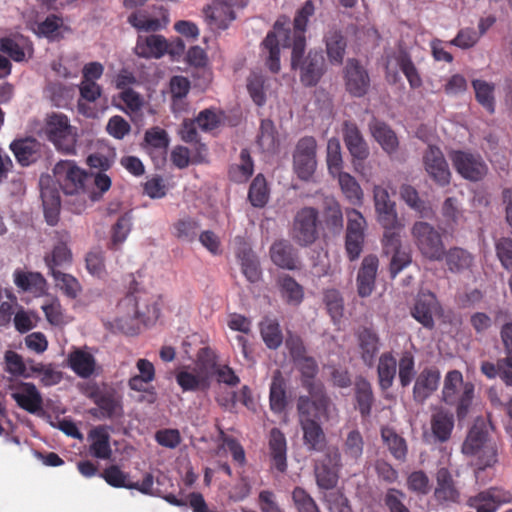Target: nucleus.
Instances as JSON below:
<instances>
[{"label": "nucleus", "mask_w": 512, "mask_h": 512, "mask_svg": "<svg viewBox=\"0 0 512 512\" xmlns=\"http://www.w3.org/2000/svg\"><path fill=\"white\" fill-rule=\"evenodd\" d=\"M45 133L58 150L67 154L75 152L76 133L66 115L62 113L47 115Z\"/></svg>", "instance_id": "obj_9"}, {"label": "nucleus", "mask_w": 512, "mask_h": 512, "mask_svg": "<svg viewBox=\"0 0 512 512\" xmlns=\"http://www.w3.org/2000/svg\"><path fill=\"white\" fill-rule=\"evenodd\" d=\"M441 214L445 223L450 227L458 225L463 218V211L455 197H448L445 199L442 205Z\"/></svg>", "instance_id": "obj_60"}, {"label": "nucleus", "mask_w": 512, "mask_h": 512, "mask_svg": "<svg viewBox=\"0 0 512 512\" xmlns=\"http://www.w3.org/2000/svg\"><path fill=\"white\" fill-rule=\"evenodd\" d=\"M431 430L439 442L449 440L454 428V415L444 409L437 410L431 417Z\"/></svg>", "instance_id": "obj_36"}, {"label": "nucleus", "mask_w": 512, "mask_h": 512, "mask_svg": "<svg viewBox=\"0 0 512 512\" xmlns=\"http://www.w3.org/2000/svg\"><path fill=\"white\" fill-rule=\"evenodd\" d=\"M381 437L391 454L396 459L404 461L407 455V444L405 439L390 428H383L381 430Z\"/></svg>", "instance_id": "obj_44"}, {"label": "nucleus", "mask_w": 512, "mask_h": 512, "mask_svg": "<svg viewBox=\"0 0 512 512\" xmlns=\"http://www.w3.org/2000/svg\"><path fill=\"white\" fill-rule=\"evenodd\" d=\"M12 399L26 412L39 415L43 411V397L36 385L31 382H20L12 387Z\"/></svg>", "instance_id": "obj_16"}, {"label": "nucleus", "mask_w": 512, "mask_h": 512, "mask_svg": "<svg viewBox=\"0 0 512 512\" xmlns=\"http://www.w3.org/2000/svg\"><path fill=\"white\" fill-rule=\"evenodd\" d=\"M319 213L316 208L303 207L293 218L290 236L301 247L312 245L318 238Z\"/></svg>", "instance_id": "obj_10"}, {"label": "nucleus", "mask_w": 512, "mask_h": 512, "mask_svg": "<svg viewBox=\"0 0 512 512\" xmlns=\"http://www.w3.org/2000/svg\"><path fill=\"white\" fill-rule=\"evenodd\" d=\"M168 49V42L162 35L139 36L135 52L142 58H161Z\"/></svg>", "instance_id": "obj_25"}, {"label": "nucleus", "mask_w": 512, "mask_h": 512, "mask_svg": "<svg viewBox=\"0 0 512 512\" xmlns=\"http://www.w3.org/2000/svg\"><path fill=\"white\" fill-rule=\"evenodd\" d=\"M379 260L375 255H367L363 258L357 273V292L360 297H368L375 288V280L378 272Z\"/></svg>", "instance_id": "obj_23"}, {"label": "nucleus", "mask_w": 512, "mask_h": 512, "mask_svg": "<svg viewBox=\"0 0 512 512\" xmlns=\"http://www.w3.org/2000/svg\"><path fill=\"white\" fill-rule=\"evenodd\" d=\"M357 341L363 363L368 367H372L380 350L378 334L370 328H363L357 333Z\"/></svg>", "instance_id": "obj_24"}, {"label": "nucleus", "mask_w": 512, "mask_h": 512, "mask_svg": "<svg viewBox=\"0 0 512 512\" xmlns=\"http://www.w3.org/2000/svg\"><path fill=\"white\" fill-rule=\"evenodd\" d=\"M291 54V66L299 70L300 80L305 86H315L325 71V59L321 51L311 50L307 56H303L305 48L295 53L294 46Z\"/></svg>", "instance_id": "obj_8"}, {"label": "nucleus", "mask_w": 512, "mask_h": 512, "mask_svg": "<svg viewBox=\"0 0 512 512\" xmlns=\"http://www.w3.org/2000/svg\"><path fill=\"white\" fill-rule=\"evenodd\" d=\"M397 375L402 388L410 386L416 379L415 356L410 350H404L400 353L397 360Z\"/></svg>", "instance_id": "obj_39"}, {"label": "nucleus", "mask_w": 512, "mask_h": 512, "mask_svg": "<svg viewBox=\"0 0 512 512\" xmlns=\"http://www.w3.org/2000/svg\"><path fill=\"white\" fill-rule=\"evenodd\" d=\"M450 159L457 173L466 180L480 181L487 174L488 167L479 154L458 150L450 154Z\"/></svg>", "instance_id": "obj_13"}, {"label": "nucleus", "mask_w": 512, "mask_h": 512, "mask_svg": "<svg viewBox=\"0 0 512 512\" xmlns=\"http://www.w3.org/2000/svg\"><path fill=\"white\" fill-rule=\"evenodd\" d=\"M396 62L403 72L405 77L407 78L409 84L413 88H417L421 86L422 80L421 77L413 64L411 57L404 50H400L396 56Z\"/></svg>", "instance_id": "obj_52"}, {"label": "nucleus", "mask_w": 512, "mask_h": 512, "mask_svg": "<svg viewBox=\"0 0 512 512\" xmlns=\"http://www.w3.org/2000/svg\"><path fill=\"white\" fill-rule=\"evenodd\" d=\"M238 258L241 263L242 273L247 280L251 283L258 282L261 277V270L255 254L250 249H243L238 253Z\"/></svg>", "instance_id": "obj_43"}, {"label": "nucleus", "mask_w": 512, "mask_h": 512, "mask_svg": "<svg viewBox=\"0 0 512 512\" xmlns=\"http://www.w3.org/2000/svg\"><path fill=\"white\" fill-rule=\"evenodd\" d=\"M313 470L319 489L332 490L337 486L340 472L316 463H314Z\"/></svg>", "instance_id": "obj_54"}, {"label": "nucleus", "mask_w": 512, "mask_h": 512, "mask_svg": "<svg viewBox=\"0 0 512 512\" xmlns=\"http://www.w3.org/2000/svg\"><path fill=\"white\" fill-rule=\"evenodd\" d=\"M443 259L446 262L448 270L455 274L471 271L475 262L474 255L461 247H452L447 251L444 250Z\"/></svg>", "instance_id": "obj_26"}, {"label": "nucleus", "mask_w": 512, "mask_h": 512, "mask_svg": "<svg viewBox=\"0 0 512 512\" xmlns=\"http://www.w3.org/2000/svg\"><path fill=\"white\" fill-rule=\"evenodd\" d=\"M69 367L80 377H90L96 367L94 356L83 349H75L68 355Z\"/></svg>", "instance_id": "obj_35"}, {"label": "nucleus", "mask_w": 512, "mask_h": 512, "mask_svg": "<svg viewBox=\"0 0 512 512\" xmlns=\"http://www.w3.org/2000/svg\"><path fill=\"white\" fill-rule=\"evenodd\" d=\"M128 23L137 30L144 32H156L166 25V21L162 22L158 18H151L144 10L129 15Z\"/></svg>", "instance_id": "obj_45"}, {"label": "nucleus", "mask_w": 512, "mask_h": 512, "mask_svg": "<svg viewBox=\"0 0 512 512\" xmlns=\"http://www.w3.org/2000/svg\"><path fill=\"white\" fill-rule=\"evenodd\" d=\"M441 374L436 367H425L417 375L413 385V400L418 404L425 401L438 389Z\"/></svg>", "instance_id": "obj_18"}, {"label": "nucleus", "mask_w": 512, "mask_h": 512, "mask_svg": "<svg viewBox=\"0 0 512 512\" xmlns=\"http://www.w3.org/2000/svg\"><path fill=\"white\" fill-rule=\"evenodd\" d=\"M269 450L276 469L284 472L287 469V442L285 435L278 428L270 431Z\"/></svg>", "instance_id": "obj_33"}, {"label": "nucleus", "mask_w": 512, "mask_h": 512, "mask_svg": "<svg viewBox=\"0 0 512 512\" xmlns=\"http://www.w3.org/2000/svg\"><path fill=\"white\" fill-rule=\"evenodd\" d=\"M475 97L478 103L490 114L495 111V85L493 83L475 79L472 81Z\"/></svg>", "instance_id": "obj_42"}, {"label": "nucleus", "mask_w": 512, "mask_h": 512, "mask_svg": "<svg viewBox=\"0 0 512 512\" xmlns=\"http://www.w3.org/2000/svg\"><path fill=\"white\" fill-rule=\"evenodd\" d=\"M323 502L329 512H352L349 500L339 491L324 493Z\"/></svg>", "instance_id": "obj_63"}, {"label": "nucleus", "mask_w": 512, "mask_h": 512, "mask_svg": "<svg viewBox=\"0 0 512 512\" xmlns=\"http://www.w3.org/2000/svg\"><path fill=\"white\" fill-rule=\"evenodd\" d=\"M204 18L212 30L226 29L236 18L229 0H213L204 10Z\"/></svg>", "instance_id": "obj_19"}, {"label": "nucleus", "mask_w": 512, "mask_h": 512, "mask_svg": "<svg viewBox=\"0 0 512 512\" xmlns=\"http://www.w3.org/2000/svg\"><path fill=\"white\" fill-rule=\"evenodd\" d=\"M292 499L298 512H321L315 500L302 487L294 488Z\"/></svg>", "instance_id": "obj_61"}, {"label": "nucleus", "mask_w": 512, "mask_h": 512, "mask_svg": "<svg viewBox=\"0 0 512 512\" xmlns=\"http://www.w3.org/2000/svg\"><path fill=\"white\" fill-rule=\"evenodd\" d=\"M339 186L345 197L352 203L360 202L363 196L362 189L356 179L347 172L336 174Z\"/></svg>", "instance_id": "obj_49"}, {"label": "nucleus", "mask_w": 512, "mask_h": 512, "mask_svg": "<svg viewBox=\"0 0 512 512\" xmlns=\"http://www.w3.org/2000/svg\"><path fill=\"white\" fill-rule=\"evenodd\" d=\"M323 302L329 315L334 321L342 317L344 311V301L338 290H325L323 293Z\"/></svg>", "instance_id": "obj_58"}, {"label": "nucleus", "mask_w": 512, "mask_h": 512, "mask_svg": "<svg viewBox=\"0 0 512 512\" xmlns=\"http://www.w3.org/2000/svg\"><path fill=\"white\" fill-rule=\"evenodd\" d=\"M439 310V303L431 292L418 294L414 306L411 308L412 317L426 329H433L435 326L434 315Z\"/></svg>", "instance_id": "obj_21"}, {"label": "nucleus", "mask_w": 512, "mask_h": 512, "mask_svg": "<svg viewBox=\"0 0 512 512\" xmlns=\"http://www.w3.org/2000/svg\"><path fill=\"white\" fill-rule=\"evenodd\" d=\"M345 87L353 97H363L370 88V77L366 68L354 58L348 59L344 69Z\"/></svg>", "instance_id": "obj_15"}, {"label": "nucleus", "mask_w": 512, "mask_h": 512, "mask_svg": "<svg viewBox=\"0 0 512 512\" xmlns=\"http://www.w3.org/2000/svg\"><path fill=\"white\" fill-rule=\"evenodd\" d=\"M281 295L285 301L291 305H298L302 302L304 292L301 285L290 276H284L280 279Z\"/></svg>", "instance_id": "obj_50"}, {"label": "nucleus", "mask_w": 512, "mask_h": 512, "mask_svg": "<svg viewBox=\"0 0 512 512\" xmlns=\"http://www.w3.org/2000/svg\"><path fill=\"white\" fill-rule=\"evenodd\" d=\"M69 238V234L64 232L60 243L55 245L52 252L45 256L44 261L50 274L60 271L58 269L59 267H63L71 262L72 254L67 247V241Z\"/></svg>", "instance_id": "obj_34"}, {"label": "nucleus", "mask_w": 512, "mask_h": 512, "mask_svg": "<svg viewBox=\"0 0 512 512\" xmlns=\"http://www.w3.org/2000/svg\"><path fill=\"white\" fill-rule=\"evenodd\" d=\"M326 162L331 176L336 177V174L343 171L344 162L342 158L341 144L339 139L336 137H332L328 140Z\"/></svg>", "instance_id": "obj_46"}, {"label": "nucleus", "mask_w": 512, "mask_h": 512, "mask_svg": "<svg viewBox=\"0 0 512 512\" xmlns=\"http://www.w3.org/2000/svg\"><path fill=\"white\" fill-rule=\"evenodd\" d=\"M54 178L65 195L86 196V186L91 177L74 161H59L53 168Z\"/></svg>", "instance_id": "obj_6"}, {"label": "nucleus", "mask_w": 512, "mask_h": 512, "mask_svg": "<svg viewBox=\"0 0 512 512\" xmlns=\"http://www.w3.org/2000/svg\"><path fill=\"white\" fill-rule=\"evenodd\" d=\"M462 452L468 456H477L478 469L484 470L497 461V452L493 443L488 440L483 425L474 424L462 445Z\"/></svg>", "instance_id": "obj_5"}, {"label": "nucleus", "mask_w": 512, "mask_h": 512, "mask_svg": "<svg viewBox=\"0 0 512 512\" xmlns=\"http://www.w3.org/2000/svg\"><path fill=\"white\" fill-rule=\"evenodd\" d=\"M174 235L181 241L192 242L196 239L200 224L192 217H183L173 225Z\"/></svg>", "instance_id": "obj_47"}, {"label": "nucleus", "mask_w": 512, "mask_h": 512, "mask_svg": "<svg viewBox=\"0 0 512 512\" xmlns=\"http://www.w3.org/2000/svg\"><path fill=\"white\" fill-rule=\"evenodd\" d=\"M406 495L399 489L389 488L384 496L385 506L389 512H410L408 507L404 504Z\"/></svg>", "instance_id": "obj_64"}, {"label": "nucleus", "mask_w": 512, "mask_h": 512, "mask_svg": "<svg viewBox=\"0 0 512 512\" xmlns=\"http://www.w3.org/2000/svg\"><path fill=\"white\" fill-rule=\"evenodd\" d=\"M496 320L502 322L499 333L504 351L507 355L512 356V319L508 312L499 311Z\"/></svg>", "instance_id": "obj_62"}, {"label": "nucleus", "mask_w": 512, "mask_h": 512, "mask_svg": "<svg viewBox=\"0 0 512 512\" xmlns=\"http://www.w3.org/2000/svg\"><path fill=\"white\" fill-rule=\"evenodd\" d=\"M373 198L378 222L382 227H398L399 220L395 203L390 199L387 189L382 186H375Z\"/></svg>", "instance_id": "obj_20"}, {"label": "nucleus", "mask_w": 512, "mask_h": 512, "mask_svg": "<svg viewBox=\"0 0 512 512\" xmlns=\"http://www.w3.org/2000/svg\"><path fill=\"white\" fill-rule=\"evenodd\" d=\"M94 402L103 418L113 419L123 415L121 397L115 391H105L97 394Z\"/></svg>", "instance_id": "obj_32"}, {"label": "nucleus", "mask_w": 512, "mask_h": 512, "mask_svg": "<svg viewBox=\"0 0 512 512\" xmlns=\"http://www.w3.org/2000/svg\"><path fill=\"white\" fill-rule=\"evenodd\" d=\"M110 430L111 428L108 426H97L89 432V438L92 441L90 451L94 457L102 460L111 458Z\"/></svg>", "instance_id": "obj_29"}, {"label": "nucleus", "mask_w": 512, "mask_h": 512, "mask_svg": "<svg viewBox=\"0 0 512 512\" xmlns=\"http://www.w3.org/2000/svg\"><path fill=\"white\" fill-rule=\"evenodd\" d=\"M51 275L55 280L56 286L69 298L74 299L81 292V285L74 276L61 271L51 273Z\"/></svg>", "instance_id": "obj_57"}, {"label": "nucleus", "mask_w": 512, "mask_h": 512, "mask_svg": "<svg viewBox=\"0 0 512 512\" xmlns=\"http://www.w3.org/2000/svg\"><path fill=\"white\" fill-rule=\"evenodd\" d=\"M333 404L329 397L318 395L310 399L299 396L296 403L298 423L303 434V444L308 452H323L327 447L322 420H328Z\"/></svg>", "instance_id": "obj_2"}, {"label": "nucleus", "mask_w": 512, "mask_h": 512, "mask_svg": "<svg viewBox=\"0 0 512 512\" xmlns=\"http://www.w3.org/2000/svg\"><path fill=\"white\" fill-rule=\"evenodd\" d=\"M434 498L443 506H450L461 501V492L451 472L445 467L438 469L436 472Z\"/></svg>", "instance_id": "obj_17"}, {"label": "nucleus", "mask_w": 512, "mask_h": 512, "mask_svg": "<svg viewBox=\"0 0 512 512\" xmlns=\"http://www.w3.org/2000/svg\"><path fill=\"white\" fill-rule=\"evenodd\" d=\"M475 386L470 381H464L459 370H450L446 373L441 391V400L450 406L456 407L458 419H464L474 399Z\"/></svg>", "instance_id": "obj_3"}, {"label": "nucleus", "mask_w": 512, "mask_h": 512, "mask_svg": "<svg viewBox=\"0 0 512 512\" xmlns=\"http://www.w3.org/2000/svg\"><path fill=\"white\" fill-rule=\"evenodd\" d=\"M14 282L24 291L42 290L45 285V279L37 272L15 271Z\"/></svg>", "instance_id": "obj_55"}, {"label": "nucleus", "mask_w": 512, "mask_h": 512, "mask_svg": "<svg viewBox=\"0 0 512 512\" xmlns=\"http://www.w3.org/2000/svg\"><path fill=\"white\" fill-rule=\"evenodd\" d=\"M40 143L33 138L14 140L10 144L16 160L22 166H28L34 163L39 156Z\"/></svg>", "instance_id": "obj_31"}, {"label": "nucleus", "mask_w": 512, "mask_h": 512, "mask_svg": "<svg viewBox=\"0 0 512 512\" xmlns=\"http://www.w3.org/2000/svg\"><path fill=\"white\" fill-rule=\"evenodd\" d=\"M5 371L14 377L30 378L23 357L13 350H7L4 354Z\"/></svg>", "instance_id": "obj_51"}, {"label": "nucleus", "mask_w": 512, "mask_h": 512, "mask_svg": "<svg viewBox=\"0 0 512 512\" xmlns=\"http://www.w3.org/2000/svg\"><path fill=\"white\" fill-rule=\"evenodd\" d=\"M374 139L387 153L394 152L398 147V139L395 133L384 122L373 120L369 124Z\"/></svg>", "instance_id": "obj_38"}, {"label": "nucleus", "mask_w": 512, "mask_h": 512, "mask_svg": "<svg viewBox=\"0 0 512 512\" xmlns=\"http://www.w3.org/2000/svg\"><path fill=\"white\" fill-rule=\"evenodd\" d=\"M397 375V359L391 351L380 355L377 364L378 385L382 391H386L393 386Z\"/></svg>", "instance_id": "obj_28"}, {"label": "nucleus", "mask_w": 512, "mask_h": 512, "mask_svg": "<svg viewBox=\"0 0 512 512\" xmlns=\"http://www.w3.org/2000/svg\"><path fill=\"white\" fill-rule=\"evenodd\" d=\"M414 244L423 257L440 261L444 256V243L440 232L430 223L416 221L411 227Z\"/></svg>", "instance_id": "obj_7"}, {"label": "nucleus", "mask_w": 512, "mask_h": 512, "mask_svg": "<svg viewBox=\"0 0 512 512\" xmlns=\"http://www.w3.org/2000/svg\"><path fill=\"white\" fill-rule=\"evenodd\" d=\"M317 142L312 136H305L298 140L293 153V166L298 177L308 180L315 172Z\"/></svg>", "instance_id": "obj_12"}, {"label": "nucleus", "mask_w": 512, "mask_h": 512, "mask_svg": "<svg viewBox=\"0 0 512 512\" xmlns=\"http://www.w3.org/2000/svg\"><path fill=\"white\" fill-rule=\"evenodd\" d=\"M326 52L331 64L340 65L343 62L346 51V40L337 29H329L324 37Z\"/></svg>", "instance_id": "obj_37"}, {"label": "nucleus", "mask_w": 512, "mask_h": 512, "mask_svg": "<svg viewBox=\"0 0 512 512\" xmlns=\"http://www.w3.org/2000/svg\"><path fill=\"white\" fill-rule=\"evenodd\" d=\"M215 359L208 348L198 353V361L194 368H184L176 374V382L182 391H206L210 387V369L214 368Z\"/></svg>", "instance_id": "obj_4"}, {"label": "nucleus", "mask_w": 512, "mask_h": 512, "mask_svg": "<svg viewBox=\"0 0 512 512\" xmlns=\"http://www.w3.org/2000/svg\"><path fill=\"white\" fill-rule=\"evenodd\" d=\"M343 139L353 158L355 169H357V161H363L366 159L369 155V149L355 123L350 121H345L343 123Z\"/></svg>", "instance_id": "obj_22"}, {"label": "nucleus", "mask_w": 512, "mask_h": 512, "mask_svg": "<svg viewBox=\"0 0 512 512\" xmlns=\"http://www.w3.org/2000/svg\"><path fill=\"white\" fill-rule=\"evenodd\" d=\"M270 256L272 262L280 268L288 270L297 268V254L288 241L275 242L270 248Z\"/></svg>", "instance_id": "obj_30"}, {"label": "nucleus", "mask_w": 512, "mask_h": 512, "mask_svg": "<svg viewBox=\"0 0 512 512\" xmlns=\"http://www.w3.org/2000/svg\"><path fill=\"white\" fill-rule=\"evenodd\" d=\"M314 13V5L311 0H307L302 8L298 10L293 28L285 26L280 20L274 24L273 31L269 32L263 41V48L268 53L266 64L270 71L277 73L280 71V47L289 48L294 46L295 53L306 47L305 32L308 19Z\"/></svg>", "instance_id": "obj_1"}, {"label": "nucleus", "mask_w": 512, "mask_h": 512, "mask_svg": "<svg viewBox=\"0 0 512 512\" xmlns=\"http://www.w3.org/2000/svg\"><path fill=\"white\" fill-rule=\"evenodd\" d=\"M270 408L276 413L282 412L287 404L285 380L280 370L273 373L272 381L270 384Z\"/></svg>", "instance_id": "obj_40"}, {"label": "nucleus", "mask_w": 512, "mask_h": 512, "mask_svg": "<svg viewBox=\"0 0 512 512\" xmlns=\"http://www.w3.org/2000/svg\"><path fill=\"white\" fill-rule=\"evenodd\" d=\"M248 198L254 207H264L268 201L266 180L262 175H257L252 181Z\"/></svg>", "instance_id": "obj_56"}, {"label": "nucleus", "mask_w": 512, "mask_h": 512, "mask_svg": "<svg viewBox=\"0 0 512 512\" xmlns=\"http://www.w3.org/2000/svg\"><path fill=\"white\" fill-rule=\"evenodd\" d=\"M423 165L426 173L437 185L444 187L450 183L451 172L440 148L429 146L423 154Z\"/></svg>", "instance_id": "obj_14"}, {"label": "nucleus", "mask_w": 512, "mask_h": 512, "mask_svg": "<svg viewBox=\"0 0 512 512\" xmlns=\"http://www.w3.org/2000/svg\"><path fill=\"white\" fill-rule=\"evenodd\" d=\"M30 370L44 386H54L61 382L63 374L53 364L39 363L30 365Z\"/></svg>", "instance_id": "obj_48"}, {"label": "nucleus", "mask_w": 512, "mask_h": 512, "mask_svg": "<svg viewBox=\"0 0 512 512\" xmlns=\"http://www.w3.org/2000/svg\"><path fill=\"white\" fill-rule=\"evenodd\" d=\"M355 398L362 417H368L374 403V395L370 382L360 377L355 382Z\"/></svg>", "instance_id": "obj_41"}, {"label": "nucleus", "mask_w": 512, "mask_h": 512, "mask_svg": "<svg viewBox=\"0 0 512 512\" xmlns=\"http://www.w3.org/2000/svg\"><path fill=\"white\" fill-rule=\"evenodd\" d=\"M260 330L263 341L268 348L277 349L281 345L283 336L279 324L275 320L265 319L261 323Z\"/></svg>", "instance_id": "obj_53"}, {"label": "nucleus", "mask_w": 512, "mask_h": 512, "mask_svg": "<svg viewBox=\"0 0 512 512\" xmlns=\"http://www.w3.org/2000/svg\"><path fill=\"white\" fill-rule=\"evenodd\" d=\"M344 464L347 466L358 465L364 451V439L357 429L349 431L342 445Z\"/></svg>", "instance_id": "obj_27"}, {"label": "nucleus", "mask_w": 512, "mask_h": 512, "mask_svg": "<svg viewBox=\"0 0 512 512\" xmlns=\"http://www.w3.org/2000/svg\"><path fill=\"white\" fill-rule=\"evenodd\" d=\"M287 345L290 346L291 353L298 360L299 369L303 376V386L307 389L310 399H316L318 395L328 397L324 391V387L320 382L314 380L318 372V365L311 357L303 356L304 349L299 340H288Z\"/></svg>", "instance_id": "obj_11"}, {"label": "nucleus", "mask_w": 512, "mask_h": 512, "mask_svg": "<svg viewBox=\"0 0 512 512\" xmlns=\"http://www.w3.org/2000/svg\"><path fill=\"white\" fill-rule=\"evenodd\" d=\"M325 221L328 227L339 231L343 227V215L339 203L334 198L325 199Z\"/></svg>", "instance_id": "obj_59"}]
</instances>
